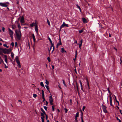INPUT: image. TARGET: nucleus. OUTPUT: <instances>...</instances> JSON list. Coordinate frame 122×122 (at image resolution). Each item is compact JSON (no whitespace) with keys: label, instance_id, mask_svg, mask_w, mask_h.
Returning <instances> with one entry per match:
<instances>
[{"label":"nucleus","instance_id":"412c9836","mask_svg":"<svg viewBox=\"0 0 122 122\" xmlns=\"http://www.w3.org/2000/svg\"><path fill=\"white\" fill-rule=\"evenodd\" d=\"M76 5L77 6V8L79 9L80 12H81V9L80 6L77 5Z\"/></svg>","mask_w":122,"mask_h":122},{"label":"nucleus","instance_id":"4c0bfd02","mask_svg":"<svg viewBox=\"0 0 122 122\" xmlns=\"http://www.w3.org/2000/svg\"><path fill=\"white\" fill-rule=\"evenodd\" d=\"M79 82H80V86H81V87H82V84L81 81H80V80L79 81Z\"/></svg>","mask_w":122,"mask_h":122},{"label":"nucleus","instance_id":"a878e982","mask_svg":"<svg viewBox=\"0 0 122 122\" xmlns=\"http://www.w3.org/2000/svg\"><path fill=\"white\" fill-rule=\"evenodd\" d=\"M63 82V84H64V86L66 87L67 86V85L66 84L65 81L64 80H62Z\"/></svg>","mask_w":122,"mask_h":122},{"label":"nucleus","instance_id":"338daca9","mask_svg":"<svg viewBox=\"0 0 122 122\" xmlns=\"http://www.w3.org/2000/svg\"><path fill=\"white\" fill-rule=\"evenodd\" d=\"M18 101L19 102H21V103H22V102L21 101V100H18Z\"/></svg>","mask_w":122,"mask_h":122},{"label":"nucleus","instance_id":"f704fd0d","mask_svg":"<svg viewBox=\"0 0 122 122\" xmlns=\"http://www.w3.org/2000/svg\"><path fill=\"white\" fill-rule=\"evenodd\" d=\"M64 110L65 113H66L67 112L68 110L66 108H64Z\"/></svg>","mask_w":122,"mask_h":122},{"label":"nucleus","instance_id":"5701e85b","mask_svg":"<svg viewBox=\"0 0 122 122\" xmlns=\"http://www.w3.org/2000/svg\"><path fill=\"white\" fill-rule=\"evenodd\" d=\"M41 111L43 112V113H44L45 115H46V113L45 111H44V110H43V108H41Z\"/></svg>","mask_w":122,"mask_h":122},{"label":"nucleus","instance_id":"4468645a","mask_svg":"<svg viewBox=\"0 0 122 122\" xmlns=\"http://www.w3.org/2000/svg\"><path fill=\"white\" fill-rule=\"evenodd\" d=\"M35 30L36 32L37 33L38 32V29L37 25H36L35 27Z\"/></svg>","mask_w":122,"mask_h":122},{"label":"nucleus","instance_id":"09e8293b","mask_svg":"<svg viewBox=\"0 0 122 122\" xmlns=\"http://www.w3.org/2000/svg\"><path fill=\"white\" fill-rule=\"evenodd\" d=\"M75 122H78L77 118H75Z\"/></svg>","mask_w":122,"mask_h":122},{"label":"nucleus","instance_id":"b1692460","mask_svg":"<svg viewBox=\"0 0 122 122\" xmlns=\"http://www.w3.org/2000/svg\"><path fill=\"white\" fill-rule=\"evenodd\" d=\"M42 97H45L44 91L43 90H42Z\"/></svg>","mask_w":122,"mask_h":122},{"label":"nucleus","instance_id":"69168bd1","mask_svg":"<svg viewBox=\"0 0 122 122\" xmlns=\"http://www.w3.org/2000/svg\"><path fill=\"white\" fill-rule=\"evenodd\" d=\"M107 89H108V92H109V93H110V90H109V89H108V88Z\"/></svg>","mask_w":122,"mask_h":122},{"label":"nucleus","instance_id":"6e6d98bb","mask_svg":"<svg viewBox=\"0 0 122 122\" xmlns=\"http://www.w3.org/2000/svg\"><path fill=\"white\" fill-rule=\"evenodd\" d=\"M52 45H51L50 47V49L49 50V51H50V50H51V48H52Z\"/></svg>","mask_w":122,"mask_h":122},{"label":"nucleus","instance_id":"49530a36","mask_svg":"<svg viewBox=\"0 0 122 122\" xmlns=\"http://www.w3.org/2000/svg\"><path fill=\"white\" fill-rule=\"evenodd\" d=\"M11 45L13 47L14 46V43L13 42H12L11 44Z\"/></svg>","mask_w":122,"mask_h":122},{"label":"nucleus","instance_id":"680f3d73","mask_svg":"<svg viewBox=\"0 0 122 122\" xmlns=\"http://www.w3.org/2000/svg\"><path fill=\"white\" fill-rule=\"evenodd\" d=\"M52 68L53 69H54V66L52 65Z\"/></svg>","mask_w":122,"mask_h":122},{"label":"nucleus","instance_id":"393cba45","mask_svg":"<svg viewBox=\"0 0 122 122\" xmlns=\"http://www.w3.org/2000/svg\"><path fill=\"white\" fill-rule=\"evenodd\" d=\"M64 52H66V51L64 50V49L63 48H61V52L62 53H63Z\"/></svg>","mask_w":122,"mask_h":122},{"label":"nucleus","instance_id":"c03bdc74","mask_svg":"<svg viewBox=\"0 0 122 122\" xmlns=\"http://www.w3.org/2000/svg\"><path fill=\"white\" fill-rule=\"evenodd\" d=\"M52 110L53 111H54L55 110V108L53 106H52Z\"/></svg>","mask_w":122,"mask_h":122},{"label":"nucleus","instance_id":"37998d69","mask_svg":"<svg viewBox=\"0 0 122 122\" xmlns=\"http://www.w3.org/2000/svg\"><path fill=\"white\" fill-rule=\"evenodd\" d=\"M3 46H4L6 47L7 48H8V46H7L6 44H4L3 45Z\"/></svg>","mask_w":122,"mask_h":122},{"label":"nucleus","instance_id":"a19ab883","mask_svg":"<svg viewBox=\"0 0 122 122\" xmlns=\"http://www.w3.org/2000/svg\"><path fill=\"white\" fill-rule=\"evenodd\" d=\"M44 107L46 110H47V107L45 106Z\"/></svg>","mask_w":122,"mask_h":122},{"label":"nucleus","instance_id":"9b49d317","mask_svg":"<svg viewBox=\"0 0 122 122\" xmlns=\"http://www.w3.org/2000/svg\"><path fill=\"white\" fill-rule=\"evenodd\" d=\"M6 48L3 49L0 48V50L4 54H6Z\"/></svg>","mask_w":122,"mask_h":122},{"label":"nucleus","instance_id":"c756f323","mask_svg":"<svg viewBox=\"0 0 122 122\" xmlns=\"http://www.w3.org/2000/svg\"><path fill=\"white\" fill-rule=\"evenodd\" d=\"M79 33L80 34H81L83 31V30H79Z\"/></svg>","mask_w":122,"mask_h":122},{"label":"nucleus","instance_id":"cd10ccee","mask_svg":"<svg viewBox=\"0 0 122 122\" xmlns=\"http://www.w3.org/2000/svg\"><path fill=\"white\" fill-rule=\"evenodd\" d=\"M11 56L12 58H13L14 54L13 52H12L11 53Z\"/></svg>","mask_w":122,"mask_h":122},{"label":"nucleus","instance_id":"ea45409f","mask_svg":"<svg viewBox=\"0 0 122 122\" xmlns=\"http://www.w3.org/2000/svg\"><path fill=\"white\" fill-rule=\"evenodd\" d=\"M77 51H76V54L75 56V58H76L77 56Z\"/></svg>","mask_w":122,"mask_h":122},{"label":"nucleus","instance_id":"473e14b6","mask_svg":"<svg viewBox=\"0 0 122 122\" xmlns=\"http://www.w3.org/2000/svg\"><path fill=\"white\" fill-rule=\"evenodd\" d=\"M45 83L47 85H48L49 84L48 81H47L46 80Z\"/></svg>","mask_w":122,"mask_h":122},{"label":"nucleus","instance_id":"9d476101","mask_svg":"<svg viewBox=\"0 0 122 122\" xmlns=\"http://www.w3.org/2000/svg\"><path fill=\"white\" fill-rule=\"evenodd\" d=\"M0 5L2 7H7L8 5L5 3L0 2Z\"/></svg>","mask_w":122,"mask_h":122},{"label":"nucleus","instance_id":"aec40b11","mask_svg":"<svg viewBox=\"0 0 122 122\" xmlns=\"http://www.w3.org/2000/svg\"><path fill=\"white\" fill-rule=\"evenodd\" d=\"M45 86L46 89H47V90L49 92V93H50V92L49 89V87L47 85H45Z\"/></svg>","mask_w":122,"mask_h":122},{"label":"nucleus","instance_id":"79ce46f5","mask_svg":"<svg viewBox=\"0 0 122 122\" xmlns=\"http://www.w3.org/2000/svg\"><path fill=\"white\" fill-rule=\"evenodd\" d=\"M82 115V116H81V122H84V121H83V119Z\"/></svg>","mask_w":122,"mask_h":122},{"label":"nucleus","instance_id":"f03ea898","mask_svg":"<svg viewBox=\"0 0 122 122\" xmlns=\"http://www.w3.org/2000/svg\"><path fill=\"white\" fill-rule=\"evenodd\" d=\"M15 59L18 65L19 68H20L21 67V66L18 56H17L15 57Z\"/></svg>","mask_w":122,"mask_h":122},{"label":"nucleus","instance_id":"f257e3e1","mask_svg":"<svg viewBox=\"0 0 122 122\" xmlns=\"http://www.w3.org/2000/svg\"><path fill=\"white\" fill-rule=\"evenodd\" d=\"M15 32L17 39L19 40H20L21 36V32L20 29H18V30H16Z\"/></svg>","mask_w":122,"mask_h":122},{"label":"nucleus","instance_id":"3c124183","mask_svg":"<svg viewBox=\"0 0 122 122\" xmlns=\"http://www.w3.org/2000/svg\"><path fill=\"white\" fill-rule=\"evenodd\" d=\"M17 45V43L16 42L15 43V46L16 47Z\"/></svg>","mask_w":122,"mask_h":122},{"label":"nucleus","instance_id":"4d7b16f0","mask_svg":"<svg viewBox=\"0 0 122 122\" xmlns=\"http://www.w3.org/2000/svg\"><path fill=\"white\" fill-rule=\"evenodd\" d=\"M76 87H77V89L78 91V87L77 85V82H76Z\"/></svg>","mask_w":122,"mask_h":122},{"label":"nucleus","instance_id":"2eb2a0df","mask_svg":"<svg viewBox=\"0 0 122 122\" xmlns=\"http://www.w3.org/2000/svg\"><path fill=\"white\" fill-rule=\"evenodd\" d=\"M6 54H9L11 51V49H6Z\"/></svg>","mask_w":122,"mask_h":122},{"label":"nucleus","instance_id":"ddd939ff","mask_svg":"<svg viewBox=\"0 0 122 122\" xmlns=\"http://www.w3.org/2000/svg\"><path fill=\"white\" fill-rule=\"evenodd\" d=\"M59 43H58L56 45V47L57 48L60 45H61L62 44L61 39H59Z\"/></svg>","mask_w":122,"mask_h":122},{"label":"nucleus","instance_id":"e2e57ef3","mask_svg":"<svg viewBox=\"0 0 122 122\" xmlns=\"http://www.w3.org/2000/svg\"><path fill=\"white\" fill-rule=\"evenodd\" d=\"M5 68H7L8 67L6 66L5 64Z\"/></svg>","mask_w":122,"mask_h":122},{"label":"nucleus","instance_id":"6ab92c4d","mask_svg":"<svg viewBox=\"0 0 122 122\" xmlns=\"http://www.w3.org/2000/svg\"><path fill=\"white\" fill-rule=\"evenodd\" d=\"M41 119H42V118L44 119L45 118V117L44 116L45 114L44 113H43L42 112L41 113Z\"/></svg>","mask_w":122,"mask_h":122},{"label":"nucleus","instance_id":"774afa93","mask_svg":"<svg viewBox=\"0 0 122 122\" xmlns=\"http://www.w3.org/2000/svg\"><path fill=\"white\" fill-rule=\"evenodd\" d=\"M21 71V73H22V72H23V70L22 69H21V70L20 71Z\"/></svg>","mask_w":122,"mask_h":122},{"label":"nucleus","instance_id":"603ef678","mask_svg":"<svg viewBox=\"0 0 122 122\" xmlns=\"http://www.w3.org/2000/svg\"><path fill=\"white\" fill-rule=\"evenodd\" d=\"M46 105L47 106L48 105V102L46 101Z\"/></svg>","mask_w":122,"mask_h":122},{"label":"nucleus","instance_id":"c9c22d12","mask_svg":"<svg viewBox=\"0 0 122 122\" xmlns=\"http://www.w3.org/2000/svg\"><path fill=\"white\" fill-rule=\"evenodd\" d=\"M37 96V95L36 94H35L33 95V97L35 98H36Z\"/></svg>","mask_w":122,"mask_h":122},{"label":"nucleus","instance_id":"0eeeda50","mask_svg":"<svg viewBox=\"0 0 122 122\" xmlns=\"http://www.w3.org/2000/svg\"><path fill=\"white\" fill-rule=\"evenodd\" d=\"M49 100V102L51 105H53V99L52 98V97L51 95L50 96Z\"/></svg>","mask_w":122,"mask_h":122},{"label":"nucleus","instance_id":"20e7f679","mask_svg":"<svg viewBox=\"0 0 122 122\" xmlns=\"http://www.w3.org/2000/svg\"><path fill=\"white\" fill-rule=\"evenodd\" d=\"M102 107L103 112L105 113H107V112L106 110V108H107V107L103 104L102 105Z\"/></svg>","mask_w":122,"mask_h":122},{"label":"nucleus","instance_id":"423d86ee","mask_svg":"<svg viewBox=\"0 0 122 122\" xmlns=\"http://www.w3.org/2000/svg\"><path fill=\"white\" fill-rule=\"evenodd\" d=\"M48 38L49 40V41H50V43H51V45H52V46L53 49L52 51V52L54 50L55 47L54 46V44H53L52 43V41L51 38L49 37L48 36Z\"/></svg>","mask_w":122,"mask_h":122},{"label":"nucleus","instance_id":"0e129e2a","mask_svg":"<svg viewBox=\"0 0 122 122\" xmlns=\"http://www.w3.org/2000/svg\"><path fill=\"white\" fill-rule=\"evenodd\" d=\"M74 71H75V72H76V73H77V71H76V69H75Z\"/></svg>","mask_w":122,"mask_h":122},{"label":"nucleus","instance_id":"7c9ffc66","mask_svg":"<svg viewBox=\"0 0 122 122\" xmlns=\"http://www.w3.org/2000/svg\"><path fill=\"white\" fill-rule=\"evenodd\" d=\"M47 22L48 25L50 26V22L48 19H47Z\"/></svg>","mask_w":122,"mask_h":122},{"label":"nucleus","instance_id":"13d9d810","mask_svg":"<svg viewBox=\"0 0 122 122\" xmlns=\"http://www.w3.org/2000/svg\"><path fill=\"white\" fill-rule=\"evenodd\" d=\"M41 119L42 120V122H44V119H43V118H42Z\"/></svg>","mask_w":122,"mask_h":122},{"label":"nucleus","instance_id":"39448f33","mask_svg":"<svg viewBox=\"0 0 122 122\" xmlns=\"http://www.w3.org/2000/svg\"><path fill=\"white\" fill-rule=\"evenodd\" d=\"M9 31V34L10 36V37L12 39L13 38V32L10 28L8 29Z\"/></svg>","mask_w":122,"mask_h":122},{"label":"nucleus","instance_id":"c85d7f7f","mask_svg":"<svg viewBox=\"0 0 122 122\" xmlns=\"http://www.w3.org/2000/svg\"><path fill=\"white\" fill-rule=\"evenodd\" d=\"M2 63H4V61L2 59L0 60V64H1Z\"/></svg>","mask_w":122,"mask_h":122},{"label":"nucleus","instance_id":"4be33fe9","mask_svg":"<svg viewBox=\"0 0 122 122\" xmlns=\"http://www.w3.org/2000/svg\"><path fill=\"white\" fill-rule=\"evenodd\" d=\"M79 116V112H77L76 114V115L75 117V118H77V117Z\"/></svg>","mask_w":122,"mask_h":122},{"label":"nucleus","instance_id":"a18cd8bd","mask_svg":"<svg viewBox=\"0 0 122 122\" xmlns=\"http://www.w3.org/2000/svg\"><path fill=\"white\" fill-rule=\"evenodd\" d=\"M85 106H83V108H82V111H84V110L85 108Z\"/></svg>","mask_w":122,"mask_h":122},{"label":"nucleus","instance_id":"bb28decb","mask_svg":"<svg viewBox=\"0 0 122 122\" xmlns=\"http://www.w3.org/2000/svg\"><path fill=\"white\" fill-rule=\"evenodd\" d=\"M40 85L41 86H42V87H45L43 83L42 82H41Z\"/></svg>","mask_w":122,"mask_h":122},{"label":"nucleus","instance_id":"052dcab7","mask_svg":"<svg viewBox=\"0 0 122 122\" xmlns=\"http://www.w3.org/2000/svg\"><path fill=\"white\" fill-rule=\"evenodd\" d=\"M116 101L118 105H119V102L118 101H117V100H116Z\"/></svg>","mask_w":122,"mask_h":122},{"label":"nucleus","instance_id":"8fccbe9b","mask_svg":"<svg viewBox=\"0 0 122 122\" xmlns=\"http://www.w3.org/2000/svg\"><path fill=\"white\" fill-rule=\"evenodd\" d=\"M46 115V120H47V119H48V116H47V115H46H46Z\"/></svg>","mask_w":122,"mask_h":122},{"label":"nucleus","instance_id":"dca6fc26","mask_svg":"<svg viewBox=\"0 0 122 122\" xmlns=\"http://www.w3.org/2000/svg\"><path fill=\"white\" fill-rule=\"evenodd\" d=\"M4 56L5 57V62H6V63L7 64L8 62H7V56L5 55H4Z\"/></svg>","mask_w":122,"mask_h":122},{"label":"nucleus","instance_id":"2f4dec72","mask_svg":"<svg viewBox=\"0 0 122 122\" xmlns=\"http://www.w3.org/2000/svg\"><path fill=\"white\" fill-rule=\"evenodd\" d=\"M15 27V25H12V28L13 29H14Z\"/></svg>","mask_w":122,"mask_h":122},{"label":"nucleus","instance_id":"f8f14e48","mask_svg":"<svg viewBox=\"0 0 122 122\" xmlns=\"http://www.w3.org/2000/svg\"><path fill=\"white\" fill-rule=\"evenodd\" d=\"M109 97H110V105L111 106H112L113 105H112V96H111L110 94L109 95Z\"/></svg>","mask_w":122,"mask_h":122},{"label":"nucleus","instance_id":"7ed1b4c3","mask_svg":"<svg viewBox=\"0 0 122 122\" xmlns=\"http://www.w3.org/2000/svg\"><path fill=\"white\" fill-rule=\"evenodd\" d=\"M65 26L68 27H69L68 25V24H66L65 23V22H64L63 24H62L60 26V30H61L62 28L65 27Z\"/></svg>","mask_w":122,"mask_h":122},{"label":"nucleus","instance_id":"a211bd4d","mask_svg":"<svg viewBox=\"0 0 122 122\" xmlns=\"http://www.w3.org/2000/svg\"><path fill=\"white\" fill-rule=\"evenodd\" d=\"M32 37L33 38V41L34 42H35L36 39L34 35V34H33L32 35Z\"/></svg>","mask_w":122,"mask_h":122},{"label":"nucleus","instance_id":"f3484780","mask_svg":"<svg viewBox=\"0 0 122 122\" xmlns=\"http://www.w3.org/2000/svg\"><path fill=\"white\" fill-rule=\"evenodd\" d=\"M82 19L83 22L84 23H87L86 19L84 18H82Z\"/></svg>","mask_w":122,"mask_h":122},{"label":"nucleus","instance_id":"1a4fd4ad","mask_svg":"<svg viewBox=\"0 0 122 122\" xmlns=\"http://www.w3.org/2000/svg\"><path fill=\"white\" fill-rule=\"evenodd\" d=\"M36 25H37V24H36V20H35V22H33L30 24V26L31 27H33L34 26H35Z\"/></svg>","mask_w":122,"mask_h":122},{"label":"nucleus","instance_id":"e433bc0d","mask_svg":"<svg viewBox=\"0 0 122 122\" xmlns=\"http://www.w3.org/2000/svg\"><path fill=\"white\" fill-rule=\"evenodd\" d=\"M18 27L19 28V29H20L21 27L19 24L18 25Z\"/></svg>","mask_w":122,"mask_h":122},{"label":"nucleus","instance_id":"58836bf2","mask_svg":"<svg viewBox=\"0 0 122 122\" xmlns=\"http://www.w3.org/2000/svg\"><path fill=\"white\" fill-rule=\"evenodd\" d=\"M72 100L71 99H70V104L71 105H72Z\"/></svg>","mask_w":122,"mask_h":122},{"label":"nucleus","instance_id":"bf43d9fd","mask_svg":"<svg viewBox=\"0 0 122 122\" xmlns=\"http://www.w3.org/2000/svg\"><path fill=\"white\" fill-rule=\"evenodd\" d=\"M0 55H4L1 51H0Z\"/></svg>","mask_w":122,"mask_h":122},{"label":"nucleus","instance_id":"5fc2aeb1","mask_svg":"<svg viewBox=\"0 0 122 122\" xmlns=\"http://www.w3.org/2000/svg\"><path fill=\"white\" fill-rule=\"evenodd\" d=\"M2 30H3V32H4V31H5V28H4L3 27H2Z\"/></svg>","mask_w":122,"mask_h":122},{"label":"nucleus","instance_id":"72a5a7b5","mask_svg":"<svg viewBox=\"0 0 122 122\" xmlns=\"http://www.w3.org/2000/svg\"><path fill=\"white\" fill-rule=\"evenodd\" d=\"M47 59L49 62H50L51 60L49 57H47Z\"/></svg>","mask_w":122,"mask_h":122},{"label":"nucleus","instance_id":"de8ad7c7","mask_svg":"<svg viewBox=\"0 0 122 122\" xmlns=\"http://www.w3.org/2000/svg\"><path fill=\"white\" fill-rule=\"evenodd\" d=\"M82 44H80L79 45V48L81 49V47L82 46Z\"/></svg>","mask_w":122,"mask_h":122},{"label":"nucleus","instance_id":"864d4df0","mask_svg":"<svg viewBox=\"0 0 122 122\" xmlns=\"http://www.w3.org/2000/svg\"><path fill=\"white\" fill-rule=\"evenodd\" d=\"M42 98L43 99V102H44L45 101V97H42Z\"/></svg>","mask_w":122,"mask_h":122},{"label":"nucleus","instance_id":"6e6552de","mask_svg":"<svg viewBox=\"0 0 122 122\" xmlns=\"http://www.w3.org/2000/svg\"><path fill=\"white\" fill-rule=\"evenodd\" d=\"M20 22L21 25H24L23 24L25 22L24 18L23 16H22L20 20Z\"/></svg>","mask_w":122,"mask_h":122}]
</instances>
